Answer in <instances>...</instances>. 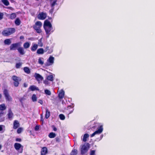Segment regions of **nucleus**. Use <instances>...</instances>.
Here are the masks:
<instances>
[{"label":"nucleus","instance_id":"1","mask_svg":"<svg viewBox=\"0 0 155 155\" xmlns=\"http://www.w3.org/2000/svg\"><path fill=\"white\" fill-rule=\"evenodd\" d=\"M43 27L46 34L48 35V37L51 33L54 31L52 25L49 21L46 20L44 21Z\"/></svg>","mask_w":155,"mask_h":155},{"label":"nucleus","instance_id":"2","mask_svg":"<svg viewBox=\"0 0 155 155\" xmlns=\"http://www.w3.org/2000/svg\"><path fill=\"white\" fill-rule=\"evenodd\" d=\"M15 31L14 28H8L4 30L2 32V35L4 36H7L13 34Z\"/></svg>","mask_w":155,"mask_h":155},{"label":"nucleus","instance_id":"3","mask_svg":"<svg viewBox=\"0 0 155 155\" xmlns=\"http://www.w3.org/2000/svg\"><path fill=\"white\" fill-rule=\"evenodd\" d=\"M42 23L39 21H37L35 25H33V28L38 33H40L42 31L41 29V27L42 26Z\"/></svg>","mask_w":155,"mask_h":155},{"label":"nucleus","instance_id":"4","mask_svg":"<svg viewBox=\"0 0 155 155\" xmlns=\"http://www.w3.org/2000/svg\"><path fill=\"white\" fill-rule=\"evenodd\" d=\"M12 79L13 81V84L15 87H18V86L20 82L21 81V78L18 77L15 75H13L12 77Z\"/></svg>","mask_w":155,"mask_h":155},{"label":"nucleus","instance_id":"5","mask_svg":"<svg viewBox=\"0 0 155 155\" xmlns=\"http://www.w3.org/2000/svg\"><path fill=\"white\" fill-rule=\"evenodd\" d=\"M89 146L90 144L88 143H86L82 146L81 150V155H83L87 153L89 148Z\"/></svg>","mask_w":155,"mask_h":155},{"label":"nucleus","instance_id":"6","mask_svg":"<svg viewBox=\"0 0 155 155\" xmlns=\"http://www.w3.org/2000/svg\"><path fill=\"white\" fill-rule=\"evenodd\" d=\"M3 93L7 101H12V98L9 94L8 90L6 89H4L3 91Z\"/></svg>","mask_w":155,"mask_h":155},{"label":"nucleus","instance_id":"7","mask_svg":"<svg viewBox=\"0 0 155 155\" xmlns=\"http://www.w3.org/2000/svg\"><path fill=\"white\" fill-rule=\"evenodd\" d=\"M20 46V43L19 42L12 44L10 46V50L11 51L15 50L17 49L18 47Z\"/></svg>","mask_w":155,"mask_h":155},{"label":"nucleus","instance_id":"8","mask_svg":"<svg viewBox=\"0 0 155 155\" xmlns=\"http://www.w3.org/2000/svg\"><path fill=\"white\" fill-rule=\"evenodd\" d=\"M14 147L17 150H18L21 148L20 153H22L23 152V146L21 144L17 143H15L14 144Z\"/></svg>","mask_w":155,"mask_h":155},{"label":"nucleus","instance_id":"9","mask_svg":"<svg viewBox=\"0 0 155 155\" xmlns=\"http://www.w3.org/2000/svg\"><path fill=\"white\" fill-rule=\"evenodd\" d=\"M47 17V15L46 13L41 12L39 13L38 15V18L40 20H44Z\"/></svg>","mask_w":155,"mask_h":155},{"label":"nucleus","instance_id":"10","mask_svg":"<svg viewBox=\"0 0 155 155\" xmlns=\"http://www.w3.org/2000/svg\"><path fill=\"white\" fill-rule=\"evenodd\" d=\"M20 124L19 122L17 120H15L14 121L13 128L16 129L20 126Z\"/></svg>","mask_w":155,"mask_h":155},{"label":"nucleus","instance_id":"11","mask_svg":"<svg viewBox=\"0 0 155 155\" xmlns=\"http://www.w3.org/2000/svg\"><path fill=\"white\" fill-rule=\"evenodd\" d=\"M48 153V149L46 147H44L41 149V155H45Z\"/></svg>","mask_w":155,"mask_h":155},{"label":"nucleus","instance_id":"12","mask_svg":"<svg viewBox=\"0 0 155 155\" xmlns=\"http://www.w3.org/2000/svg\"><path fill=\"white\" fill-rule=\"evenodd\" d=\"M44 50L45 52H47L49 54L51 53L53 51L52 48H49V47L47 46H46Z\"/></svg>","mask_w":155,"mask_h":155},{"label":"nucleus","instance_id":"13","mask_svg":"<svg viewBox=\"0 0 155 155\" xmlns=\"http://www.w3.org/2000/svg\"><path fill=\"white\" fill-rule=\"evenodd\" d=\"M103 125H99L97 127V134L102 133L103 131Z\"/></svg>","mask_w":155,"mask_h":155},{"label":"nucleus","instance_id":"14","mask_svg":"<svg viewBox=\"0 0 155 155\" xmlns=\"http://www.w3.org/2000/svg\"><path fill=\"white\" fill-rule=\"evenodd\" d=\"M6 107L5 104H0V111L1 112H3V111L6 109Z\"/></svg>","mask_w":155,"mask_h":155},{"label":"nucleus","instance_id":"15","mask_svg":"<svg viewBox=\"0 0 155 155\" xmlns=\"http://www.w3.org/2000/svg\"><path fill=\"white\" fill-rule=\"evenodd\" d=\"M64 91L63 90H61L58 95L59 98L60 99L63 98L64 96Z\"/></svg>","mask_w":155,"mask_h":155},{"label":"nucleus","instance_id":"16","mask_svg":"<svg viewBox=\"0 0 155 155\" xmlns=\"http://www.w3.org/2000/svg\"><path fill=\"white\" fill-rule=\"evenodd\" d=\"M38 45L37 44H34L31 47V50L32 51H35L37 49Z\"/></svg>","mask_w":155,"mask_h":155},{"label":"nucleus","instance_id":"17","mask_svg":"<svg viewBox=\"0 0 155 155\" xmlns=\"http://www.w3.org/2000/svg\"><path fill=\"white\" fill-rule=\"evenodd\" d=\"M17 50L20 54L21 55H24L25 54L24 50L22 47H19L17 48Z\"/></svg>","mask_w":155,"mask_h":155},{"label":"nucleus","instance_id":"18","mask_svg":"<svg viewBox=\"0 0 155 155\" xmlns=\"http://www.w3.org/2000/svg\"><path fill=\"white\" fill-rule=\"evenodd\" d=\"M29 89H30L31 91H34L35 90L38 91L39 90L38 87H36L34 85H31L29 87Z\"/></svg>","mask_w":155,"mask_h":155},{"label":"nucleus","instance_id":"19","mask_svg":"<svg viewBox=\"0 0 155 155\" xmlns=\"http://www.w3.org/2000/svg\"><path fill=\"white\" fill-rule=\"evenodd\" d=\"M11 42L10 38L6 39L4 41V43L5 45H9L11 43Z\"/></svg>","mask_w":155,"mask_h":155},{"label":"nucleus","instance_id":"20","mask_svg":"<svg viewBox=\"0 0 155 155\" xmlns=\"http://www.w3.org/2000/svg\"><path fill=\"white\" fill-rule=\"evenodd\" d=\"M45 52V50L43 48H39L37 50V53L38 54H43Z\"/></svg>","mask_w":155,"mask_h":155},{"label":"nucleus","instance_id":"21","mask_svg":"<svg viewBox=\"0 0 155 155\" xmlns=\"http://www.w3.org/2000/svg\"><path fill=\"white\" fill-rule=\"evenodd\" d=\"M50 116V112L47 108L46 109V114L45 117L46 119L48 118Z\"/></svg>","mask_w":155,"mask_h":155},{"label":"nucleus","instance_id":"22","mask_svg":"<svg viewBox=\"0 0 155 155\" xmlns=\"http://www.w3.org/2000/svg\"><path fill=\"white\" fill-rule=\"evenodd\" d=\"M35 78L38 81L42 80L43 79V78L39 74H36Z\"/></svg>","mask_w":155,"mask_h":155},{"label":"nucleus","instance_id":"23","mask_svg":"<svg viewBox=\"0 0 155 155\" xmlns=\"http://www.w3.org/2000/svg\"><path fill=\"white\" fill-rule=\"evenodd\" d=\"M8 118L9 119H11L13 117V114L11 110H9L8 114Z\"/></svg>","mask_w":155,"mask_h":155},{"label":"nucleus","instance_id":"24","mask_svg":"<svg viewBox=\"0 0 155 155\" xmlns=\"http://www.w3.org/2000/svg\"><path fill=\"white\" fill-rule=\"evenodd\" d=\"M4 114L3 112H0V122L4 121L5 120V118L3 116V115Z\"/></svg>","mask_w":155,"mask_h":155},{"label":"nucleus","instance_id":"25","mask_svg":"<svg viewBox=\"0 0 155 155\" xmlns=\"http://www.w3.org/2000/svg\"><path fill=\"white\" fill-rule=\"evenodd\" d=\"M15 23L17 26H18L20 25L21 23V21L19 18H17L15 20Z\"/></svg>","mask_w":155,"mask_h":155},{"label":"nucleus","instance_id":"26","mask_svg":"<svg viewBox=\"0 0 155 155\" xmlns=\"http://www.w3.org/2000/svg\"><path fill=\"white\" fill-rule=\"evenodd\" d=\"M16 17V15L15 13H12L9 15V18L12 20L15 19Z\"/></svg>","mask_w":155,"mask_h":155},{"label":"nucleus","instance_id":"27","mask_svg":"<svg viewBox=\"0 0 155 155\" xmlns=\"http://www.w3.org/2000/svg\"><path fill=\"white\" fill-rule=\"evenodd\" d=\"M54 58L52 56H50L48 59V62L51 64L53 63Z\"/></svg>","mask_w":155,"mask_h":155},{"label":"nucleus","instance_id":"28","mask_svg":"<svg viewBox=\"0 0 155 155\" xmlns=\"http://www.w3.org/2000/svg\"><path fill=\"white\" fill-rule=\"evenodd\" d=\"M24 71L28 74L30 73L31 71L29 68L27 67H25L24 68Z\"/></svg>","mask_w":155,"mask_h":155},{"label":"nucleus","instance_id":"29","mask_svg":"<svg viewBox=\"0 0 155 155\" xmlns=\"http://www.w3.org/2000/svg\"><path fill=\"white\" fill-rule=\"evenodd\" d=\"M56 136V134L53 132H51L48 135V137L51 138H52L55 137Z\"/></svg>","mask_w":155,"mask_h":155},{"label":"nucleus","instance_id":"30","mask_svg":"<svg viewBox=\"0 0 155 155\" xmlns=\"http://www.w3.org/2000/svg\"><path fill=\"white\" fill-rule=\"evenodd\" d=\"M30 46V44L28 42L25 43L23 45V47L25 49H27L29 48Z\"/></svg>","mask_w":155,"mask_h":155},{"label":"nucleus","instance_id":"31","mask_svg":"<svg viewBox=\"0 0 155 155\" xmlns=\"http://www.w3.org/2000/svg\"><path fill=\"white\" fill-rule=\"evenodd\" d=\"M48 80L52 81L54 80V77L52 75L48 76L46 78Z\"/></svg>","mask_w":155,"mask_h":155},{"label":"nucleus","instance_id":"32","mask_svg":"<svg viewBox=\"0 0 155 155\" xmlns=\"http://www.w3.org/2000/svg\"><path fill=\"white\" fill-rule=\"evenodd\" d=\"M89 135L87 134H85L83 137V140L85 142L87 141V139L89 137Z\"/></svg>","mask_w":155,"mask_h":155},{"label":"nucleus","instance_id":"33","mask_svg":"<svg viewBox=\"0 0 155 155\" xmlns=\"http://www.w3.org/2000/svg\"><path fill=\"white\" fill-rule=\"evenodd\" d=\"M37 97H36V95L35 94H33L31 97V99L33 102H35L37 101Z\"/></svg>","mask_w":155,"mask_h":155},{"label":"nucleus","instance_id":"34","mask_svg":"<svg viewBox=\"0 0 155 155\" xmlns=\"http://www.w3.org/2000/svg\"><path fill=\"white\" fill-rule=\"evenodd\" d=\"M38 63L39 64L42 65L44 64L43 58H40L38 60Z\"/></svg>","mask_w":155,"mask_h":155},{"label":"nucleus","instance_id":"35","mask_svg":"<svg viewBox=\"0 0 155 155\" xmlns=\"http://www.w3.org/2000/svg\"><path fill=\"white\" fill-rule=\"evenodd\" d=\"M2 2L6 6H8L9 5V3L7 0H2Z\"/></svg>","mask_w":155,"mask_h":155},{"label":"nucleus","instance_id":"36","mask_svg":"<svg viewBox=\"0 0 155 155\" xmlns=\"http://www.w3.org/2000/svg\"><path fill=\"white\" fill-rule=\"evenodd\" d=\"M77 153V150L76 149L73 150L71 153V154L72 155H76Z\"/></svg>","mask_w":155,"mask_h":155},{"label":"nucleus","instance_id":"37","mask_svg":"<svg viewBox=\"0 0 155 155\" xmlns=\"http://www.w3.org/2000/svg\"><path fill=\"white\" fill-rule=\"evenodd\" d=\"M45 94L48 95H50L51 94V91L48 89H46L45 90Z\"/></svg>","mask_w":155,"mask_h":155},{"label":"nucleus","instance_id":"38","mask_svg":"<svg viewBox=\"0 0 155 155\" xmlns=\"http://www.w3.org/2000/svg\"><path fill=\"white\" fill-rule=\"evenodd\" d=\"M59 117L60 119L61 120H64L65 119V117L64 115L62 114H60L59 115Z\"/></svg>","mask_w":155,"mask_h":155},{"label":"nucleus","instance_id":"39","mask_svg":"<svg viewBox=\"0 0 155 155\" xmlns=\"http://www.w3.org/2000/svg\"><path fill=\"white\" fill-rule=\"evenodd\" d=\"M22 65V63H16L15 67L17 68H20Z\"/></svg>","mask_w":155,"mask_h":155},{"label":"nucleus","instance_id":"40","mask_svg":"<svg viewBox=\"0 0 155 155\" xmlns=\"http://www.w3.org/2000/svg\"><path fill=\"white\" fill-rule=\"evenodd\" d=\"M23 129L21 127H19L17 130V132L18 134H20L22 131Z\"/></svg>","mask_w":155,"mask_h":155},{"label":"nucleus","instance_id":"41","mask_svg":"<svg viewBox=\"0 0 155 155\" xmlns=\"http://www.w3.org/2000/svg\"><path fill=\"white\" fill-rule=\"evenodd\" d=\"M56 2H57V0H55L51 4V6L52 8H54V5L56 4H57Z\"/></svg>","mask_w":155,"mask_h":155},{"label":"nucleus","instance_id":"42","mask_svg":"<svg viewBox=\"0 0 155 155\" xmlns=\"http://www.w3.org/2000/svg\"><path fill=\"white\" fill-rule=\"evenodd\" d=\"M40 128V127L39 125H36L35 128V131H38L39 129Z\"/></svg>","mask_w":155,"mask_h":155},{"label":"nucleus","instance_id":"43","mask_svg":"<svg viewBox=\"0 0 155 155\" xmlns=\"http://www.w3.org/2000/svg\"><path fill=\"white\" fill-rule=\"evenodd\" d=\"M3 13L2 12H0V20H1L3 18Z\"/></svg>","mask_w":155,"mask_h":155},{"label":"nucleus","instance_id":"44","mask_svg":"<svg viewBox=\"0 0 155 155\" xmlns=\"http://www.w3.org/2000/svg\"><path fill=\"white\" fill-rule=\"evenodd\" d=\"M97 134V130H96L94 133L91 135V137H94L96 134Z\"/></svg>","mask_w":155,"mask_h":155},{"label":"nucleus","instance_id":"45","mask_svg":"<svg viewBox=\"0 0 155 155\" xmlns=\"http://www.w3.org/2000/svg\"><path fill=\"white\" fill-rule=\"evenodd\" d=\"M95 151L94 150H91L90 153V155H95Z\"/></svg>","mask_w":155,"mask_h":155},{"label":"nucleus","instance_id":"46","mask_svg":"<svg viewBox=\"0 0 155 155\" xmlns=\"http://www.w3.org/2000/svg\"><path fill=\"white\" fill-rule=\"evenodd\" d=\"M52 127L54 131H56L57 130V128L55 127V126L54 125H52Z\"/></svg>","mask_w":155,"mask_h":155},{"label":"nucleus","instance_id":"47","mask_svg":"<svg viewBox=\"0 0 155 155\" xmlns=\"http://www.w3.org/2000/svg\"><path fill=\"white\" fill-rule=\"evenodd\" d=\"M41 121H42V124H43L44 122V119L42 115H41Z\"/></svg>","mask_w":155,"mask_h":155},{"label":"nucleus","instance_id":"48","mask_svg":"<svg viewBox=\"0 0 155 155\" xmlns=\"http://www.w3.org/2000/svg\"><path fill=\"white\" fill-rule=\"evenodd\" d=\"M15 140L16 141L20 142L21 141V139L20 138H16V139Z\"/></svg>","mask_w":155,"mask_h":155},{"label":"nucleus","instance_id":"49","mask_svg":"<svg viewBox=\"0 0 155 155\" xmlns=\"http://www.w3.org/2000/svg\"><path fill=\"white\" fill-rule=\"evenodd\" d=\"M44 83L45 84H48V80H45L44 81Z\"/></svg>","mask_w":155,"mask_h":155},{"label":"nucleus","instance_id":"50","mask_svg":"<svg viewBox=\"0 0 155 155\" xmlns=\"http://www.w3.org/2000/svg\"><path fill=\"white\" fill-rule=\"evenodd\" d=\"M38 102L40 103L41 105L43 104V102L41 100H39L38 101Z\"/></svg>","mask_w":155,"mask_h":155},{"label":"nucleus","instance_id":"51","mask_svg":"<svg viewBox=\"0 0 155 155\" xmlns=\"http://www.w3.org/2000/svg\"><path fill=\"white\" fill-rule=\"evenodd\" d=\"M4 126H3V125H0V131H1L2 130H3L2 127H4Z\"/></svg>","mask_w":155,"mask_h":155},{"label":"nucleus","instance_id":"52","mask_svg":"<svg viewBox=\"0 0 155 155\" xmlns=\"http://www.w3.org/2000/svg\"><path fill=\"white\" fill-rule=\"evenodd\" d=\"M56 141L57 142H60V139L58 137H56L55 138Z\"/></svg>","mask_w":155,"mask_h":155},{"label":"nucleus","instance_id":"53","mask_svg":"<svg viewBox=\"0 0 155 155\" xmlns=\"http://www.w3.org/2000/svg\"><path fill=\"white\" fill-rule=\"evenodd\" d=\"M24 87H26L28 86V84L25 83H24L23 84Z\"/></svg>","mask_w":155,"mask_h":155},{"label":"nucleus","instance_id":"54","mask_svg":"<svg viewBox=\"0 0 155 155\" xmlns=\"http://www.w3.org/2000/svg\"><path fill=\"white\" fill-rule=\"evenodd\" d=\"M24 36H21L20 37V39H24Z\"/></svg>","mask_w":155,"mask_h":155},{"label":"nucleus","instance_id":"55","mask_svg":"<svg viewBox=\"0 0 155 155\" xmlns=\"http://www.w3.org/2000/svg\"><path fill=\"white\" fill-rule=\"evenodd\" d=\"M8 8L9 9H11V10H12L13 9V8L12 7H8L7 8Z\"/></svg>","mask_w":155,"mask_h":155},{"label":"nucleus","instance_id":"56","mask_svg":"<svg viewBox=\"0 0 155 155\" xmlns=\"http://www.w3.org/2000/svg\"><path fill=\"white\" fill-rule=\"evenodd\" d=\"M103 137V135H101V136L100 138V139L99 140H100Z\"/></svg>","mask_w":155,"mask_h":155},{"label":"nucleus","instance_id":"57","mask_svg":"<svg viewBox=\"0 0 155 155\" xmlns=\"http://www.w3.org/2000/svg\"><path fill=\"white\" fill-rule=\"evenodd\" d=\"M73 111V110H71V112H70L69 113V114H71L72 112Z\"/></svg>","mask_w":155,"mask_h":155},{"label":"nucleus","instance_id":"58","mask_svg":"<svg viewBox=\"0 0 155 155\" xmlns=\"http://www.w3.org/2000/svg\"><path fill=\"white\" fill-rule=\"evenodd\" d=\"M2 148V146L1 144H0V150Z\"/></svg>","mask_w":155,"mask_h":155},{"label":"nucleus","instance_id":"59","mask_svg":"<svg viewBox=\"0 0 155 155\" xmlns=\"http://www.w3.org/2000/svg\"><path fill=\"white\" fill-rule=\"evenodd\" d=\"M71 106L70 105L69 106H68V107H71Z\"/></svg>","mask_w":155,"mask_h":155},{"label":"nucleus","instance_id":"60","mask_svg":"<svg viewBox=\"0 0 155 155\" xmlns=\"http://www.w3.org/2000/svg\"><path fill=\"white\" fill-rule=\"evenodd\" d=\"M36 0V1H39V0Z\"/></svg>","mask_w":155,"mask_h":155}]
</instances>
